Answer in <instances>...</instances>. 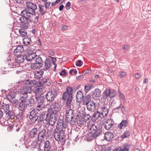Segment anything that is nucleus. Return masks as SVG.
Wrapping results in <instances>:
<instances>
[{
  "instance_id": "nucleus-25",
  "label": "nucleus",
  "mask_w": 151,
  "mask_h": 151,
  "mask_svg": "<svg viewBox=\"0 0 151 151\" xmlns=\"http://www.w3.org/2000/svg\"><path fill=\"white\" fill-rule=\"evenodd\" d=\"M105 139L107 141H110L112 140L114 137L113 134L110 132H106L104 134Z\"/></svg>"
},
{
  "instance_id": "nucleus-62",
  "label": "nucleus",
  "mask_w": 151,
  "mask_h": 151,
  "mask_svg": "<svg viewBox=\"0 0 151 151\" xmlns=\"http://www.w3.org/2000/svg\"><path fill=\"white\" fill-rule=\"evenodd\" d=\"M119 97L121 98L123 101H124L125 100V97L124 95L121 93H119Z\"/></svg>"
},
{
  "instance_id": "nucleus-50",
  "label": "nucleus",
  "mask_w": 151,
  "mask_h": 151,
  "mask_svg": "<svg viewBox=\"0 0 151 151\" xmlns=\"http://www.w3.org/2000/svg\"><path fill=\"white\" fill-rule=\"evenodd\" d=\"M43 83L41 81L40 82H36V83L35 85H36V87H39L40 88H43V90H45V88L43 86Z\"/></svg>"
},
{
  "instance_id": "nucleus-32",
  "label": "nucleus",
  "mask_w": 151,
  "mask_h": 151,
  "mask_svg": "<svg viewBox=\"0 0 151 151\" xmlns=\"http://www.w3.org/2000/svg\"><path fill=\"white\" fill-rule=\"evenodd\" d=\"M128 122L127 120H122L118 126V128L120 129L124 128L127 126Z\"/></svg>"
},
{
  "instance_id": "nucleus-15",
  "label": "nucleus",
  "mask_w": 151,
  "mask_h": 151,
  "mask_svg": "<svg viewBox=\"0 0 151 151\" xmlns=\"http://www.w3.org/2000/svg\"><path fill=\"white\" fill-rule=\"evenodd\" d=\"M109 108L110 106L108 105H104L101 108V111L100 112L101 114V116L102 115L104 118L108 114Z\"/></svg>"
},
{
  "instance_id": "nucleus-57",
  "label": "nucleus",
  "mask_w": 151,
  "mask_h": 151,
  "mask_svg": "<svg viewBox=\"0 0 151 151\" xmlns=\"http://www.w3.org/2000/svg\"><path fill=\"white\" fill-rule=\"evenodd\" d=\"M12 65H13V67L12 68H15L17 67H18L19 65V64L16 61H15L14 62H12Z\"/></svg>"
},
{
  "instance_id": "nucleus-38",
  "label": "nucleus",
  "mask_w": 151,
  "mask_h": 151,
  "mask_svg": "<svg viewBox=\"0 0 151 151\" xmlns=\"http://www.w3.org/2000/svg\"><path fill=\"white\" fill-rule=\"evenodd\" d=\"M43 73V71L41 70L37 71L34 74L35 78L37 79H40L42 77Z\"/></svg>"
},
{
  "instance_id": "nucleus-19",
  "label": "nucleus",
  "mask_w": 151,
  "mask_h": 151,
  "mask_svg": "<svg viewBox=\"0 0 151 151\" xmlns=\"http://www.w3.org/2000/svg\"><path fill=\"white\" fill-rule=\"evenodd\" d=\"M24 50L23 47L22 45H19L14 50V54L16 56L19 55Z\"/></svg>"
},
{
  "instance_id": "nucleus-54",
  "label": "nucleus",
  "mask_w": 151,
  "mask_h": 151,
  "mask_svg": "<svg viewBox=\"0 0 151 151\" xmlns=\"http://www.w3.org/2000/svg\"><path fill=\"white\" fill-rule=\"evenodd\" d=\"M126 72L125 71H122L119 72V76L122 78L123 77H125L126 76Z\"/></svg>"
},
{
  "instance_id": "nucleus-17",
  "label": "nucleus",
  "mask_w": 151,
  "mask_h": 151,
  "mask_svg": "<svg viewBox=\"0 0 151 151\" xmlns=\"http://www.w3.org/2000/svg\"><path fill=\"white\" fill-rule=\"evenodd\" d=\"M46 130L45 129H42L40 130L38 133V140L41 141L45 138L46 136Z\"/></svg>"
},
{
  "instance_id": "nucleus-23",
  "label": "nucleus",
  "mask_w": 151,
  "mask_h": 151,
  "mask_svg": "<svg viewBox=\"0 0 151 151\" xmlns=\"http://www.w3.org/2000/svg\"><path fill=\"white\" fill-rule=\"evenodd\" d=\"M32 91L33 93L35 94V95L38 96V94H41L45 90H43L42 88L36 86L33 88Z\"/></svg>"
},
{
  "instance_id": "nucleus-47",
  "label": "nucleus",
  "mask_w": 151,
  "mask_h": 151,
  "mask_svg": "<svg viewBox=\"0 0 151 151\" xmlns=\"http://www.w3.org/2000/svg\"><path fill=\"white\" fill-rule=\"evenodd\" d=\"M30 67L32 69L34 70L40 68L41 67L40 66L38 65V64L36 63L31 64Z\"/></svg>"
},
{
  "instance_id": "nucleus-33",
  "label": "nucleus",
  "mask_w": 151,
  "mask_h": 151,
  "mask_svg": "<svg viewBox=\"0 0 151 151\" xmlns=\"http://www.w3.org/2000/svg\"><path fill=\"white\" fill-rule=\"evenodd\" d=\"M101 94V91L99 88H96L93 93L94 97L96 98L99 97Z\"/></svg>"
},
{
  "instance_id": "nucleus-18",
  "label": "nucleus",
  "mask_w": 151,
  "mask_h": 151,
  "mask_svg": "<svg viewBox=\"0 0 151 151\" xmlns=\"http://www.w3.org/2000/svg\"><path fill=\"white\" fill-rule=\"evenodd\" d=\"M20 101L18 105V108L21 111H23L27 106V101H23L22 100Z\"/></svg>"
},
{
  "instance_id": "nucleus-8",
  "label": "nucleus",
  "mask_w": 151,
  "mask_h": 151,
  "mask_svg": "<svg viewBox=\"0 0 151 151\" xmlns=\"http://www.w3.org/2000/svg\"><path fill=\"white\" fill-rule=\"evenodd\" d=\"M104 97L106 98L109 97L111 99L114 97L116 95V91L114 89H106L103 93Z\"/></svg>"
},
{
  "instance_id": "nucleus-58",
  "label": "nucleus",
  "mask_w": 151,
  "mask_h": 151,
  "mask_svg": "<svg viewBox=\"0 0 151 151\" xmlns=\"http://www.w3.org/2000/svg\"><path fill=\"white\" fill-rule=\"evenodd\" d=\"M71 5V4L70 2H68L65 5V8L67 10H69L70 7V6Z\"/></svg>"
},
{
  "instance_id": "nucleus-48",
  "label": "nucleus",
  "mask_w": 151,
  "mask_h": 151,
  "mask_svg": "<svg viewBox=\"0 0 151 151\" xmlns=\"http://www.w3.org/2000/svg\"><path fill=\"white\" fill-rule=\"evenodd\" d=\"M130 135V132L129 131H125L121 136V137L122 139L128 137Z\"/></svg>"
},
{
  "instance_id": "nucleus-27",
  "label": "nucleus",
  "mask_w": 151,
  "mask_h": 151,
  "mask_svg": "<svg viewBox=\"0 0 151 151\" xmlns=\"http://www.w3.org/2000/svg\"><path fill=\"white\" fill-rule=\"evenodd\" d=\"M45 6L44 5L41 4H39L38 5L39 12H37V13L38 14H40L41 15H43L45 14V13L46 10H44V8Z\"/></svg>"
},
{
  "instance_id": "nucleus-42",
  "label": "nucleus",
  "mask_w": 151,
  "mask_h": 151,
  "mask_svg": "<svg viewBox=\"0 0 151 151\" xmlns=\"http://www.w3.org/2000/svg\"><path fill=\"white\" fill-rule=\"evenodd\" d=\"M130 148V146L129 145H124L122 147H118L119 151H129Z\"/></svg>"
},
{
  "instance_id": "nucleus-46",
  "label": "nucleus",
  "mask_w": 151,
  "mask_h": 151,
  "mask_svg": "<svg viewBox=\"0 0 151 151\" xmlns=\"http://www.w3.org/2000/svg\"><path fill=\"white\" fill-rule=\"evenodd\" d=\"M36 83V81L35 80H30L27 84V86H29L32 89V87H33L35 85Z\"/></svg>"
},
{
  "instance_id": "nucleus-22",
  "label": "nucleus",
  "mask_w": 151,
  "mask_h": 151,
  "mask_svg": "<svg viewBox=\"0 0 151 151\" xmlns=\"http://www.w3.org/2000/svg\"><path fill=\"white\" fill-rule=\"evenodd\" d=\"M74 121L76 122L79 126L83 124L85 122V119H83L81 116L80 117L78 114H77L76 119H75Z\"/></svg>"
},
{
  "instance_id": "nucleus-4",
  "label": "nucleus",
  "mask_w": 151,
  "mask_h": 151,
  "mask_svg": "<svg viewBox=\"0 0 151 151\" xmlns=\"http://www.w3.org/2000/svg\"><path fill=\"white\" fill-rule=\"evenodd\" d=\"M90 127V131L94 134V137H98L102 132V126L97 123L92 124Z\"/></svg>"
},
{
  "instance_id": "nucleus-12",
  "label": "nucleus",
  "mask_w": 151,
  "mask_h": 151,
  "mask_svg": "<svg viewBox=\"0 0 151 151\" xmlns=\"http://www.w3.org/2000/svg\"><path fill=\"white\" fill-rule=\"evenodd\" d=\"M87 110L91 112H94L98 108L97 104L93 101L86 105Z\"/></svg>"
},
{
  "instance_id": "nucleus-34",
  "label": "nucleus",
  "mask_w": 151,
  "mask_h": 151,
  "mask_svg": "<svg viewBox=\"0 0 151 151\" xmlns=\"http://www.w3.org/2000/svg\"><path fill=\"white\" fill-rule=\"evenodd\" d=\"M1 109L3 110L4 113L9 111V105L8 104H5L4 102L1 104Z\"/></svg>"
},
{
  "instance_id": "nucleus-49",
  "label": "nucleus",
  "mask_w": 151,
  "mask_h": 151,
  "mask_svg": "<svg viewBox=\"0 0 151 151\" xmlns=\"http://www.w3.org/2000/svg\"><path fill=\"white\" fill-rule=\"evenodd\" d=\"M31 41V38L30 37L28 38H25L23 40V44L25 45H27L29 44L30 43V42Z\"/></svg>"
},
{
  "instance_id": "nucleus-9",
  "label": "nucleus",
  "mask_w": 151,
  "mask_h": 151,
  "mask_svg": "<svg viewBox=\"0 0 151 151\" xmlns=\"http://www.w3.org/2000/svg\"><path fill=\"white\" fill-rule=\"evenodd\" d=\"M67 123L66 122L64 121V119H59L57 122L58 127L56 128L58 129H62L64 130L68 129L67 128Z\"/></svg>"
},
{
  "instance_id": "nucleus-36",
  "label": "nucleus",
  "mask_w": 151,
  "mask_h": 151,
  "mask_svg": "<svg viewBox=\"0 0 151 151\" xmlns=\"http://www.w3.org/2000/svg\"><path fill=\"white\" fill-rule=\"evenodd\" d=\"M6 115L8 119L13 118L14 117V112L13 110H9V111H7L6 112H5Z\"/></svg>"
},
{
  "instance_id": "nucleus-55",
  "label": "nucleus",
  "mask_w": 151,
  "mask_h": 151,
  "mask_svg": "<svg viewBox=\"0 0 151 151\" xmlns=\"http://www.w3.org/2000/svg\"><path fill=\"white\" fill-rule=\"evenodd\" d=\"M40 142V143L39 144L38 147L42 148V149H44V142H43L42 141Z\"/></svg>"
},
{
  "instance_id": "nucleus-51",
  "label": "nucleus",
  "mask_w": 151,
  "mask_h": 151,
  "mask_svg": "<svg viewBox=\"0 0 151 151\" xmlns=\"http://www.w3.org/2000/svg\"><path fill=\"white\" fill-rule=\"evenodd\" d=\"M92 86L89 84H87L84 87V90L86 93L88 92L92 88Z\"/></svg>"
},
{
  "instance_id": "nucleus-64",
  "label": "nucleus",
  "mask_w": 151,
  "mask_h": 151,
  "mask_svg": "<svg viewBox=\"0 0 151 151\" xmlns=\"http://www.w3.org/2000/svg\"><path fill=\"white\" fill-rule=\"evenodd\" d=\"M52 63L53 64H56V59L55 58L53 57L52 59Z\"/></svg>"
},
{
  "instance_id": "nucleus-37",
  "label": "nucleus",
  "mask_w": 151,
  "mask_h": 151,
  "mask_svg": "<svg viewBox=\"0 0 151 151\" xmlns=\"http://www.w3.org/2000/svg\"><path fill=\"white\" fill-rule=\"evenodd\" d=\"M83 98V94L82 92L81 91H78L76 93V99L77 101H78V100H81Z\"/></svg>"
},
{
  "instance_id": "nucleus-41",
  "label": "nucleus",
  "mask_w": 151,
  "mask_h": 151,
  "mask_svg": "<svg viewBox=\"0 0 151 151\" xmlns=\"http://www.w3.org/2000/svg\"><path fill=\"white\" fill-rule=\"evenodd\" d=\"M41 81L46 86H50V80L47 77L42 79Z\"/></svg>"
},
{
  "instance_id": "nucleus-61",
  "label": "nucleus",
  "mask_w": 151,
  "mask_h": 151,
  "mask_svg": "<svg viewBox=\"0 0 151 151\" xmlns=\"http://www.w3.org/2000/svg\"><path fill=\"white\" fill-rule=\"evenodd\" d=\"M67 74L65 72V70H62L61 72L60 73V75L61 76H65Z\"/></svg>"
},
{
  "instance_id": "nucleus-63",
  "label": "nucleus",
  "mask_w": 151,
  "mask_h": 151,
  "mask_svg": "<svg viewBox=\"0 0 151 151\" xmlns=\"http://www.w3.org/2000/svg\"><path fill=\"white\" fill-rule=\"evenodd\" d=\"M101 151H111V149L110 147H108L107 148H104Z\"/></svg>"
},
{
  "instance_id": "nucleus-59",
  "label": "nucleus",
  "mask_w": 151,
  "mask_h": 151,
  "mask_svg": "<svg viewBox=\"0 0 151 151\" xmlns=\"http://www.w3.org/2000/svg\"><path fill=\"white\" fill-rule=\"evenodd\" d=\"M91 116L89 115V114H85L84 116V119L85 120H88L91 117Z\"/></svg>"
},
{
  "instance_id": "nucleus-29",
  "label": "nucleus",
  "mask_w": 151,
  "mask_h": 151,
  "mask_svg": "<svg viewBox=\"0 0 151 151\" xmlns=\"http://www.w3.org/2000/svg\"><path fill=\"white\" fill-rule=\"evenodd\" d=\"M83 104L84 105H87L88 104L91 102V96L89 95H87L83 98Z\"/></svg>"
},
{
  "instance_id": "nucleus-2",
  "label": "nucleus",
  "mask_w": 151,
  "mask_h": 151,
  "mask_svg": "<svg viewBox=\"0 0 151 151\" xmlns=\"http://www.w3.org/2000/svg\"><path fill=\"white\" fill-rule=\"evenodd\" d=\"M65 130L58 128H56L54 131V138L57 141H60L62 145H64L65 141Z\"/></svg>"
},
{
  "instance_id": "nucleus-20",
  "label": "nucleus",
  "mask_w": 151,
  "mask_h": 151,
  "mask_svg": "<svg viewBox=\"0 0 151 151\" xmlns=\"http://www.w3.org/2000/svg\"><path fill=\"white\" fill-rule=\"evenodd\" d=\"M43 62L44 63V70H46L50 68L52 65L51 61L49 58H46Z\"/></svg>"
},
{
  "instance_id": "nucleus-11",
  "label": "nucleus",
  "mask_w": 151,
  "mask_h": 151,
  "mask_svg": "<svg viewBox=\"0 0 151 151\" xmlns=\"http://www.w3.org/2000/svg\"><path fill=\"white\" fill-rule=\"evenodd\" d=\"M36 54L35 52L32 51L28 52L26 55H24L23 57L25 58L28 61H32L36 56Z\"/></svg>"
},
{
  "instance_id": "nucleus-40",
  "label": "nucleus",
  "mask_w": 151,
  "mask_h": 151,
  "mask_svg": "<svg viewBox=\"0 0 151 151\" xmlns=\"http://www.w3.org/2000/svg\"><path fill=\"white\" fill-rule=\"evenodd\" d=\"M44 151H47L48 150H50V149L52 148L50 146V143L49 141L47 140L44 142Z\"/></svg>"
},
{
  "instance_id": "nucleus-28",
  "label": "nucleus",
  "mask_w": 151,
  "mask_h": 151,
  "mask_svg": "<svg viewBox=\"0 0 151 151\" xmlns=\"http://www.w3.org/2000/svg\"><path fill=\"white\" fill-rule=\"evenodd\" d=\"M35 58V61L36 63L38 65L41 67H42L44 65V62L42 58L40 56L37 55Z\"/></svg>"
},
{
  "instance_id": "nucleus-24",
  "label": "nucleus",
  "mask_w": 151,
  "mask_h": 151,
  "mask_svg": "<svg viewBox=\"0 0 151 151\" xmlns=\"http://www.w3.org/2000/svg\"><path fill=\"white\" fill-rule=\"evenodd\" d=\"M32 89L29 86H27V85H26L23 87V88L20 92L24 93L29 94L31 93L32 91Z\"/></svg>"
},
{
  "instance_id": "nucleus-31",
  "label": "nucleus",
  "mask_w": 151,
  "mask_h": 151,
  "mask_svg": "<svg viewBox=\"0 0 151 151\" xmlns=\"http://www.w3.org/2000/svg\"><path fill=\"white\" fill-rule=\"evenodd\" d=\"M43 98L42 97L35 95V103L38 104H43L44 103V100Z\"/></svg>"
},
{
  "instance_id": "nucleus-10",
  "label": "nucleus",
  "mask_w": 151,
  "mask_h": 151,
  "mask_svg": "<svg viewBox=\"0 0 151 151\" xmlns=\"http://www.w3.org/2000/svg\"><path fill=\"white\" fill-rule=\"evenodd\" d=\"M39 117V114L32 110L30 113L29 118L32 123L34 124L37 121Z\"/></svg>"
},
{
  "instance_id": "nucleus-30",
  "label": "nucleus",
  "mask_w": 151,
  "mask_h": 151,
  "mask_svg": "<svg viewBox=\"0 0 151 151\" xmlns=\"http://www.w3.org/2000/svg\"><path fill=\"white\" fill-rule=\"evenodd\" d=\"M29 94L24 93L20 92L19 100H22L27 101V99L29 97Z\"/></svg>"
},
{
  "instance_id": "nucleus-13",
  "label": "nucleus",
  "mask_w": 151,
  "mask_h": 151,
  "mask_svg": "<svg viewBox=\"0 0 151 151\" xmlns=\"http://www.w3.org/2000/svg\"><path fill=\"white\" fill-rule=\"evenodd\" d=\"M50 109L51 110L52 113H54L57 114L60 109V108L59 104L58 103L54 102L50 106Z\"/></svg>"
},
{
  "instance_id": "nucleus-45",
  "label": "nucleus",
  "mask_w": 151,
  "mask_h": 151,
  "mask_svg": "<svg viewBox=\"0 0 151 151\" xmlns=\"http://www.w3.org/2000/svg\"><path fill=\"white\" fill-rule=\"evenodd\" d=\"M34 99L32 97H31L30 99L27 101V106L29 107H31L34 104Z\"/></svg>"
},
{
  "instance_id": "nucleus-39",
  "label": "nucleus",
  "mask_w": 151,
  "mask_h": 151,
  "mask_svg": "<svg viewBox=\"0 0 151 151\" xmlns=\"http://www.w3.org/2000/svg\"><path fill=\"white\" fill-rule=\"evenodd\" d=\"M17 58L15 59V61H16L19 64L20 63H23L25 59V58H24L23 57V55H19L16 56Z\"/></svg>"
},
{
  "instance_id": "nucleus-6",
  "label": "nucleus",
  "mask_w": 151,
  "mask_h": 151,
  "mask_svg": "<svg viewBox=\"0 0 151 151\" xmlns=\"http://www.w3.org/2000/svg\"><path fill=\"white\" fill-rule=\"evenodd\" d=\"M58 94V92L56 89H53L47 92L45 95V97L47 101L50 102H52Z\"/></svg>"
},
{
  "instance_id": "nucleus-35",
  "label": "nucleus",
  "mask_w": 151,
  "mask_h": 151,
  "mask_svg": "<svg viewBox=\"0 0 151 151\" xmlns=\"http://www.w3.org/2000/svg\"><path fill=\"white\" fill-rule=\"evenodd\" d=\"M94 134L91 131L88 133L86 135L87 140V141H91L93 139L96 138L97 137H94Z\"/></svg>"
},
{
  "instance_id": "nucleus-14",
  "label": "nucleus",
  "mask_w": 151,
  "mask_h": 151,
  "mask_svg": "<svg viewBox=\"0 0 151 151\" xmlns=\"http://www.w3.org/2000/svg\"><path fill=\"white\" fill-rule=\"evenodd\" d=\"M114 122L112 119L107 120L104 124V127L107 130H110L114 126Z\"/></svg>"
},
{
  "instance_id": "nucleus-5",
  "label": "nucleus",
  "mask_w": 151,
  "mask_h": 151,
  "mask_svg": "<svg viewBox=\"0 0 151 151\" xmlns=\"http://www.w3.org/2000/svg\"><path fill=\"white\" fill-rule=\"evenodd\" d=\"M57 114L54 113H51L50 114L47 112L45 121L49 122V125L53 126L56 121L57 119Z\"/></svg>"
},
{
  "instance_id": "nucleus-43",
  "label": "nucleus",
  "mask_w": 151,
  "mask_h": 151,
  "mask_svg": "<svg viewBox=\"0 0 151 151\" xmlns=\"http://www.w3.org/2000/svg\"><path fill=\"white\" fill-rule=\"evenodd\" d=\"M25 116L24 111H21L16 116V118L19 119H22Z\"/></svg>"
},
{
  "instance_id": "nucleus-60",
  "label": "nucleus",
  "mask_w": 151,
  "mask_h": 151,
  "mask_svg": "<svg viewBox=\"0 0 151 151\" xmlns=\"http://www.w3.org/2000/svg\"><path fill=\"white\" fill-rule=\"evenodd\" d=\"M50 4L51 3L50 2H45L44 3V4L45 8L46 9L48 8L50 6Z\"/></svg>"
},
{
  "instance_id": "nucleus-56",
  "label": "nucleus",
  "mask_w": 151,
  "mask_h": 151,
  "mask_svg": "<svg viewBox=\"0 0 151 151\" xmlns=\"http://www.w3.org/2000/svg\"><path fill=\"white\" fill-rule=\"evenodd\" d=\"M82 62L81 60H78L77 62L76 63V65L77 66L80 67L81 65Z\"/></svg>"
},
{
  "instance_id": "nucleus-7",
  "label": "nucleus",
  "mask_w": 151,
  "mask_h": 151,
  "mask_svg": "<svg viewBox=\"0 0 151 151\" xmlns=\"http://www.w3.org/2000/svg\"><path fill=\"white\" fill-rule=\"evenodd\" d=\"M77 114H75V115L73 114V111L70 109L67 110L65 114V119L66 121L68 123H70L72 120L73 121L76 119Z\"/></svg>"
},
{
  "instance_id": "nucleus-44",
  "label": "nucleus",
  "mask_w": 151,
  "mask_h": 151,
  "mask_svg": "<svg viewBox=\"0 0 151 151\" xmlns=\"http://www.w3.org/2000/svg\"><path fill=\"white\" fill-rule=\"evenodd\" d=\"M19 32L21 36L22 37H26L27 35V31L24 29H21L19 30Z\"/></svg>"
},
{
  "instance_id": "nucleus-53",
  "label": "nucleus",
  "mask_w": 151,
  "mask_h": 151,
  "mask_svg": "<svg viewBox=\"0 0 151 151\" xmlns=\"http://www.w3.org/2000/svg\"><path fill=\"white\" fill-rule=\"evenodd\" d=\"M43 107V104H38L37 105L36 108L35 109L38 111H40L42 109Z\"/></svg>"
},
{
  "instance_id": "nucleus-21",
  "label": "nucleus",
  "mask_w": 151,
  "mask_h": 151,
  "mask_svg": "<svg viewBox=\"0 0 151 151\" xmlns=\"http://www.w3.org/2000/svg\"><path fill=\"white\" fill-rule=\"evenodd\" d=\"M99 117L101 119L104 118L103 116L102 115L101 116L100 112L97 111L93 113L92 117V121L95 122Z\"/></svg>"
},
{
  "instance_id": "nucleus-16",
  "label": "nucleus",
  "mask_w": 151,
  "mask_h": 151,
  "mask_svg": "<svg viewBox=\"0 0 151 151\" xmlns=\"http://www.w3.org/2000/svg\"><path fill=\"white\" fill-rule=\"evenodd\" d=\"M38 129L35 127L32 128L29 131L28 134V137L30 139L34 138L37 135Z\"/></svg>"
},
{
  "instance_id": "nucleus-52",
  "label": "nucleus",
  "mask_w": 151,
  "mask_h": 151,
  "mask_svg": "<svg viewBox=\"0 0 151 151\" xmlns=\"http://www.w3.org/2000/svg\"><path fill=\"white\" fill-rule=\"evenodd\" d=\"M16 94V93L14 91H11L8 93V95H9L11 98L12 99L15 98Z\"/></svg>"
},
{
  "instance_id": "nucleus-26",
  "label": "nucleus",
  "mask_w": 151,
  "mask_h": 151,
  "mask_svg": "<svg viewBox=\"0 0 151 151\" xmlns=\"http://www.w3.org/2000/svg\"><path fill=\"white\" fill-rule=\"evenodd\" d=\"M47 113L46 112H44L40 114L37 120L39 123H41L44 120H45V118L47 117Z\"/></svg>"
},
{
  "instance_id": "nucleus-1",
  "label": "nucleus",
  "mask_w": 151,
  "mask_h": 151,
  "mask_svg": "<svg viewBox=\"0 0 151 151\" xmlns=\"http://www.w3.org/2000/svg\"><path fill=\"white\" fill-rule=\"evenodd\" d=\"M37 5L30 2H27V8L21 13L22 16L19 19L21 22L27 24L25 27H28V24L31 22L32 17L36 14L35 11L37 9Z\"/></svg>"
},
{
  "instance_id": "nucleus-3",
  "label": "nucleus",
  "mask_w": 151,
  "mask_h": 151,
  "mask_svg": "<svg viewBox=\"0 0 151 151\" xmlns=\"http://www.w3.org/2000/svg\"><path fill=\"white\" fill-rule=\"evenodd\" d=\"M73 91L72 87L68 86L67 87L66 91L64 92L63 94L62 98L64 100H66V105L68 106H70L72 102Z\"/></svg>"
}]
</instances>
